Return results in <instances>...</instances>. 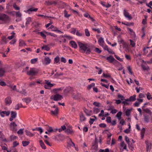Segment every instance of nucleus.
<instances>
[{
  "mask_svg": "<svg viewBox=\"0 0 152 152\" xmlns=\"http://www.w3.org/2000/svg\"><path fill=\"white\" fill-rule=\"evenodd\" d=\"M127 144H128L129 148L131 150H132L134 148L133 144L132 143H130L129 142Z\"/></svg>",
  "mask_w": 152,
  "mask_h": 152,
  "instance_id": "obj_48",
  "label": "nucleus"
},
{
  "mask_svg": "<svg viewBox=\"0 0 152 152\" xmlns=\"http://www.w3.org/2000/svg\"><path fill=\"white\" fill-rule=\"evenodd\" d=\"M144 120L145 122L148 123L149 121V118L148 115H144Z\"/></svg>",
  "mask_w": 152,
  "mask_h": 152,
  "instance_id": "obj_34",
  "label": "nucleus"
},
{
  "mask_svg": "<svg viewBox=\"0 0 152 152\" xmlns=\"http://www.w3.org/2000/svg\"><path fill=\"white\" fill-rule=\"evenodd\" d=\"M22 100L26 102V104H28L31 101V99L29 97L25 98L22 99Z\"/></svg>",
  "mask_w": 152,
  "mask_h": 152,
  "instance_id": "obj_17",
  "label": "nucleus"
},
{
  "mask_svg": "<svg viewBox=\"0 0 152 152\" xmlns=\"http://www.w3.org/2000/svg\"><path fill=\"white\" fill-rule=\"evenodd\" d=\"M86 118L83 115V113H81L80 115V120L81 121H84L86 120Z\"/></svg>",
  "mask_w": 152,
  "mask_h": 152,
  "instance_id": "obj_31",
  "label": "nucleus"
},
{
  "mask_svg": "<svg viewBox=\"0 0 152 152\" xmlns=\"http://www.w3.org/2000/svg\"><path fill=\"white\" fill-rule=\"evenodd\" d=\"M106 121L108 123L111 122V118L110 117H107L106 119Z\"/></svg>",
  "mask_w": 152,
  "mask_h": 152,
  "instance_id": "obj_55",
  "label": "nucleus"
},
{
  "mask_svg": "<svg viewBox=\"0 0 152 152\" xmlns=\"http://www.w3.org/2000/svg\"><path fill=\"white\" fill-rule=\"evenodd\" d=\"M37 60H38L37 58H35L32 59L31 61V63L32 64H35L37 61Z\"/></svg>",
  "mask_w": 152,
  "mask_h": 152,
  "instance_id": "obj_45",
  "label": "nucleus"
},
{
  "mask_svg": "<svg viewBox=\"0 0 152 152\" xmlns=\"http://www.w3.org/2000/svg\"><path fill=\"white\" fill-rule=\"evenodd\" d=\"M91 148L95 151H97L98 149V144H93L91 147Z\"/></svg>",
  "mask_w": 152,
  "mask_h": 152,
  "instance_id": "obj_25",
  "label": "nucleus"
},
{
  "mask_svg": "<svg viewBox=\"0 0 152 152\" xmlns=\"http://www.w3.org/2000/svg\"><path fill=\"white\" fill-rule=\"evenodd\" d=\"M58 5L59 6L60 8H63L66 7L67 5V4L66 3L60 1L58 0Z\"/></svg>",
  "mask_w": 152,
  "mask_h": 152,
  "instance_id": "obj_10",
  "label": "nucleus"
},
{
  "mask_svg": "<svg viewBox=\"0 0 152 152\" xmlns=\"http://www.w3.org/2000/svg\"><path fill=\"white\" fill-rule=\"evenodd\" d=\"M147 98L148 100L152 99V97L151 96V95H150V94L149 92L147 93Z\"/></svg>",
  "mask_w": 152,
  "mask_h": 152,
  "instance_id": "obj_59",
  "label": "nucleus"
},
{
  "mask_svg": "<svg viewBox=\"0 0 152 152\" xmlns=\"http://www.w3.org/2000/svg\"><path fill=\"white\" fill-rule=\"evenodd\" d=\"M23 129H19L17 132V133L18 134L21 135L23 134Z\"/></svg>",
  "mask_w": 152,
  "mask_h": 152,
  "instance_id": "obj_54",
  "label": "nucleus"
},
{
  "mask_svg": "<svg viewBox=\"0 0 152 152\" xmlns=\"http://www.w3.org/2000/svg\"><path fill=\"white\" fill-rule=\"evenodd\" d=\"M17 126V125L15 122L11 123L10 124V126L11 130L15 132H16L17 130V129L16 128V127Z\"/></svg>",
  "mask_w": 152,
  "mask_h": 152,
  "instance_id": "obj_4",
  "label": "nucleus"
},
{
  "mask_svg": "<svg viewBox=\"0 0 152 152\" xmlns=\"http://www.w3.org/2000/svg\"><path fill=\"white\" fill-rule=\"evenodd\" d=\"M26 26L27 27L28 25L32 21L31 18V17L27 18L26 19Z\"/></svg>",
  "mask_w": 152,
  "mask_h": 152,
  "instance_id": "obj_22",
  "label": "nucleus"
},
{
  "mask_svg": "<svg viewBox=\"0 0 152 152\" xmlns=\"http://www.w3.org/2000/svg\"><path fill=\"white\" fill-rule=\"evenodd\" d=\"M54 100L58 101L61 100L63 98V96L59 94H56L54 96Z\"/></svg>",
  "mask_w": 152,
  "mask_h": 152,
  "instance_id": "obj_5",
  "label": "nucleus"
},
{
  "mask_svg": "<svg viewBox=\"0 0 152 152\" xmlns=\"http://www.w3.org/2000/svg\"><path fill=\"white\" fill-rule=\"evenodd\" d=\"M13 7L16 10H20V8L18 7L15 4H13Z\"/></svg>",
  "mask_w": 152,
  "mask_h": 152,
  "instance_id": "obj_58",
  "label": "nucleus"
},
{
  "mask_svg": "<svg viewBox=\"0 0 152 152\" xmlns=\"http://www.w3.org/2000/svg\"><path fill=\"white\" fill-rule=\"evenodd\" d=\"M81 97V95L80 94L77 93L73 97L75 99H79Z\"/></svg>",
  "mask_w": 152,
  "mask_h": 152,
  "instance_id": "obj_35",
  "label": "nucleus"
},
{
  "mask_svg": "<svg viewBox=\"0 0 152 152\" xmlns=\"http://www.w3.org/2000/svg\"><path fill=\"white\" fill-rule=\"evenodd\" d=\"M122 114V113L121 111H119L118 113L117 114L116 116L118 118V119L120 120L121 119V116Z\"/></svg>",
  "mask_w": 152,
  "mask_h": 152,
  "instance_id": "obj_32",
  "label": "nucleus"
},
{
  "mask_svg": "<svg viewBox=\"0 0 152 152\" xmlns=\"http://www.w3.org/2000/svg\"><path fill=\"white\" fill-rule=\"evenodd\" d=\"M85 33L87 37H89L90 36L89 32L87 29H85Z\"/></svg>",
  "mask_w": 152,
  "mask_h": 152,
  "instance_id": "obj_42",
  "label": "nucleus"
},
{
  "mask_svg": "<svg viewBox=\"0 0 152 152\" xmlns=\"http://www.w3.org/2000/svg\"><path fill=\"white\" fill-rule=\"evenodd\" d=\"M38 9L37 8H34V7H31L28 9L27 10V12L28 14H30L31 13L30 12L33 11L36 12L38 10Z\"/></svg>",
  "mask_w": 152,
  "mask_h": 152,
  "instance_id": "obj_18",
  "label": "nucleus"
},
{
  "mask_svg": "<svg viewBox=\"0 0 152 152\" xmlns=\"http://www.w3.org/2000/svg\"><path fill=\"white\" fill-rule=\"evenodd\" d=\"M78 46L79 47V51L82 53H85L86 54H88L91 53L90 48L87 47L86 45L84 44L81 42H77Z\"/></svg>",
  "mask_w": 152,
  "mask_h": 152,
  "instance_id": "obj_1",
  "label": "nucleus"
},
{
  "mask_svg": "<svg viewBox=\"0 0 152 152\" xmlns=\"http://www.w3.org/2000/svg\"><path fill=\"white\" fill-rule=\"evenodd\" d=\"M104 42V41L103 40V38L102 37H100L98 40L99 45L100 46L103 47Z\"/></svg>",
  "mask_w": 152,
  "mask_h": 152,
  "instance_id": "obj_21",
  "label": "nucleus"
},
{
  "mask_svg": "<svg viewBox=\"0 0 152 152\" xmlns=\"http://www.w3.org/2000/svg\"><path fill=\"white\" fill-rule=\"evenodd\" d=\"M142 67L143 69L144 70H148L149 69V67L148 66H145L144 65H142Z\"/></svg>",
  "mask_w": 152,
  "mask_h": 152,
  "instance_id": "obj_46",
  "label": "nucleus"
},
{
  "mask_svg": "<svg viewBox=\"0 0 152 152\" xmlns=\"http://www.w3.org/2000/svg\"><path fill=\"white\" fill-rule=\"evenodd\" d=\"M17 116V113L16 112L12 111L11 112V117L9 118L10 121H12Z\"/></svg>",
  "mask_w": 152,
  "mask_h": 152,
  "instance_id": "obj_7",
  "label": "nucleus"
},
{
  "mask_svg": "<svg viewBox=\"0 0 152 152\" xmlns=\"http://www.w3.org/2000/svg\"><path fill=\"white\" fill-rule=\"evenodd\" d=\"M117 96H118V98H120L121 100H125V99H124V96L123 95H121V94H118Z\"/></svg>",
  "mask_w": 152,
  "mask_h": 152,
  "instance_id": "obj_40",
  "label": "nucleus"
},
{
  "mask_svg": "<svg viewBox=\"0 0 152 152\" xmlns=\"http://www.w3.org/2000/svg\"><path fill=\"white\" fill-rule=\"evenodd\" d=\"M124 13L125 16L126 18H128L129 20H131L132 19V17L130 15H129V13L126 12L125 10H124Z\"/></svg>",
  "mask_w": 152,
  "mask_h": 152,
  "instance_id": "obj_14",
  "label": "nucleus"
},
{
  "mask_svg": "<svg viewBox=\"0 0 152 152\" xmlns=\"http://www.w3.org/2000/svg\"><path fill=\"white\" fill-rule=\"evenodd\" d=\"M30 143V142L28 141H23L22 142V144L23 146L25 147L28 145Z\"/></svg>",
  "mask_w": 152,
  "mask_h": 152,
  "instance_id": "obj_38",
  "label": "nucleus"
},
{
  "mask_svg": "<svg viewBox=\"0 0 152 152\" xmlns=\"http://www.w3.org/2000/svg\"><path fill=\"white\" fill-rule=\"evenodd\" d=\"M39 70L35 68H31L29 71L27 72V74L29 75L34 76L38 73Z\"/></svg>",
  "mask_w": 152,
  "mask_h": 152,
  "instance_id": "obj_3",
  "label": "nucleus"
},
{
  "mask_svg": "<svg viewBox=\"0 0 152 152\" xmlns=\"http://www.w3.org/2000/svg\"><path fill=\"white\" fill-rule=\"evenodd\" d=\"M65 132L67 134H72L74 132L73 131L72 129H66L65 131Z\"/></svg>",
  "mask_w": 152,
  "mask_h": 152,
  "instance_id": "obj_28",
  "label": "nucleus"
},
{
  "mask_svg": "<svg viewBox=\"0 0 152 152\" xmlns=\"http://www.w3.org/2000/svg\"><path fill=\"white\" fill-rule=\"evenodd\" d=\"M44 61V63L43 64L47 65L50 63L51 60L49 57L45 56Z\"/></svg>",
  "mask_w": 152,
  "mask_h": 152,
  "instance_id": "obj_8",
  "label": "nucleus"
},
{
  "mask_svg": "<svg viewBox=\"0 0 152 152\" xmlns=\"http://www.w3.org/2000/svg\"><path fill=\"white\" fill-rule=\"evenodd\" d=\"M64 16L65 17L68 18L69 16H70V15H68L67 14V12L66 10H65L64 11Z\"/></svg>",
  "mask_w": 152,
  "mask_h": 152,
  "instance_id": "obj_60",
  "label": "nucleus"
},
{
  "mask_svg": "<svg viewBox=\"0 0 152 152\" xmlns=\"http://www.w3.org/2000/svg\"><path fill=\"white\" fill-rule=\"evenodd\" d=\"M5 104L6 105H9L12 103L11 97L10 96L7 97L4 100Z\"/></svg>",
  "mask_w": 152,
  "mask_h": 152,
  "instance_id": "obj_6",
  "label": "nucleus"
},
{
  "mask_svg": "<svg viewBox=\"0 0 152 152\" xmlns=\"http://www.w3.org/2000/svg\"><path fill=\"white\" fill-rule=\"evenodd\" d=\"M6 70L4 68H0V77H1L4 76Z\"/></svg>",
  "mask_w": 152,
  "mask_h": 152,
  "instance_id": "obj_13",
  "label": "nucleus"
},
{
  "mask_svg": "<svg viewBox=\"0 0 152 152\" xmlns=\"http://www.w3.org/2000/svg\"><path fill=\"white\" fill-rule=\"evenodd\" d=\"M84 111L87 116H90L91 115L90 113H89V111L88 110L85 109L84 110Z\"/></svg>",
  "mask_w": 152,
  "mask_h": 152,
  "instance_id": "obj_52",
  "label": "nucleus"
},
{
  "mask_svg": "<svg viewBox=\"0 0 152 152\" xmlns=\"http://www.w3.org/2000/svg\"><path fill=\"white\" fill-rule=\"evenodd\" d=\"M58 108H56V109L55 110H52L50 111L51 114L52 115L56 116L58 114Z\"/></svg>",
  "mask_w": 152,
  "mask_h": 152,
  "instance_id": "obj_12",
  "label": "nucleus"
},
{
  "mask_svg": "<svg viewBox=\"0 0 152 152\" xmlns=\"http://www.w3.org/2000/svg\"><path fill=\"white\" fill-rule=\"evenodd\" d=\"M114 56L118 60H119L120 61H123V59L121 58H120L119 57L117 56L116 55H115Z\"/></svg>",
  "mask_w": 152,
  "mask_h": 152,
  "instance_id": "obj_62",
  "label": "nucleus"
},
{
  "mask_svg": "<svg viewBox=\"0 0 152 152\" xmlns=\"http://www.w3.org/2000/svg\"><path fill=\"white\" fill-rule=\"evenodd\" d=\"M72 90V88L70 87H68L66 88L64 90V93L67 94L69 93L70 91Z\"/></svg>",
  "mask_w": 152,
  "mask_h": 152,
  "instance_id": "obj_16",
  "label": "nucleus"
},
{
  "mask_svg": "<svg viewBox=\"0 0 152 152\" xmlns=\"http://www.w3.org/2000/svg\"><path fill=\"white\" fill-rule=\"evenodd\" d=\"M1 41L2 42H4L5 44L7 43V42L6 37L4 36H3L1 38Z\"/></svg>",
  "mask_w": 152,
  "mask_h": 152,
  "instance_id": "obj_43",
  "label": "nucleus"
},
{
  "mask_svg": "<svg viewBox=\"0 0 152 152\" xmlns=\"http://www.w3.org/2000/svg\"><path fill=\"white\" fill-rule=\"evenodd\" d=\"M16 15L17 17H19L20 18L21 16V14L19 12H16Z\"/></svg>",
  "mask_w": 152,
  "mask_h": 152,
  "instance_id": "obj_63",
  "label": "nucleus"
},
{
  "mask_svg": "<svg viewBox=\"0 0 152 152\" xmlns=\"http://www.w3.org/2000/svg\"><path fill=\"white\" fill-rule=\"evenodd\" d=\"M136 96L135 95L133 96H131L129 99H125L126 101H134L136 100Z\"/></svg>",
  "mask_w": 152,
  "mask_h": 152,
  "instance_id": "obj_15",
  "label": "nucleus"
},
{
  "mask_svg": "<svg viewBox=\"0 0 152 152\" xmlns=\"http://www.w3.org/2000/svg\"><path fill=\"white\" fill-rule=\"evenodd\" d=\"M10 19L7 15L4 14H0V20H1L4 23H9Z\"/></svg>",
  "mask_w": 152,
  "mask_h": 152,
  "instance_id": "obj_2",
  "label": "nucleus"
},
{
  "mask_svg": "<svg viewBox=\"0 0 152 152\" xmlns=\"http://www.w3.org/2000/svg\"><path fill=\"white\" fill-rule=\"evenodd\" d=\"M130 45H131L132 47L135 46V43L134 42V41L132 39H130Z\"/></svg>",
  "mask_w": 152,
  "mask_h": 152,
  "instance_id": "obj_51",
  "label": "nucleus"
},
{
  "mask_svg": "<svg viewBox=\"0 0 152 152\" xmlns=\"http://www.w3.org/2000/svg\"><path fill=\"white\" fill-rule=\"evenodd\" d=\"M32 130L33 131H34L35 130H37L38 131H39L40 132V134H41L43 132L42 129L40 127L36 128L35 129H32Z\"/></svg>",
  "mask_w": 152,
  "mask_h": 152,
  "instance_id": "obj_33",
  "label": "nucleus"
},
{
  "mask_svg": "<svg viewBox=\"0 0 152 152\" xmlns=\"http://www.w3.org/2000/svg\"><path fill=\"white\" fill-rule=\"evenodd\" d=\"M7 86L10 87L13 91H16V85L13 86L12 84L7 85Z\"/></svg>",
  "mask_w": 152,
  "mask_h": 152,
  "instance_id": "obj_27",
  "label": "nucleus"
},
{
  "mask_svg": "<svg viewBox=\"0 0 152 152\" xmlns=\"http://www.w3.org/2000/svg\"><path fill=\"white\" fill-rule=\"evenodd\" d=\"M95 86V84L94 83H92L91 84L89 85L87 87L88 90H90L91 88H94Z\"/></svg>",
  "mask_w": 152,
  "mask_h": 152,
  "instance_id": "obj_39",
  "label": "nucleus"
},
{
  "mask_svg": "<svg viewBox=\"0 0 152 152\" xmlns=\"http://www.w3.org/2000/svg\"><path fill=\"white\" fill-rule=\"evenodd\" d=\"M23 107V105L21 103L18 104L15 106V109L16 110H19V108Z\"/></svg>",
  "mask_w": 152,
  "mask_h": 152,
  "instance_id": "obj_37",
  "label": "nucleus"
},
{
  "mask_svg": "<svg viewBox=\"0 0 152 152\" xmlns=\"http://www.w3.org/2000/svg\"><path fill=\"white\" fill-rule=\"evenodd\" d=\"M59 61V57L58 56H56L54 58V61L56 63H58Z\"/></svg>",
  "mask_w": 152,
  "mask_h": 152,
  "instance_id": "obj_53",
  "label": "nucleus"
},
{
  "mask_svg": "<svg viewBox=\"0 0 152 152\" xmlns=\"http://www.w3.org/2000/svg\"><path fill=\"white\" fill-rule=\"evenodd\" d=\"M70 43L72 47L74 48H77V45L75 42L73 41H71L70 42Z\"/></svg>",
  "mask_w": 152,
  "mask_h": 152,
  "instance_id": "obj_20",
  "label": "nucleus"
},
{
  "mask_svg": "<svg viewBox=\"0 0 152 152\" xmlns=\"http://www.w3.org/2000/svg\"><path fill=\"white\" fill-rule=\"evenodd\" d=\"M25 132L27 136H28L30 137H33L35 134H32L31 133L30 131L27 130H25Z\"/></svg>",
  "mask_w": 152,
  "mask_h": 152,
  "instance_id": "obj_19",
  "label": "nucleus"
},
{
  "mask_svg": "<svg viewBox=\"0 0 152 152\" xmlns=\"http://www.w3.org/2000/svg\"><path fill=\"white\" fill-rule=\"evenodd\" d=\"M95 50L96 52L98 53H100L102 52V50H100L99 48H95Z\"/></svg>",
  "mask_w": 152,
  "mask_h": 152,
  "instance_id": "obj_57",
  "label": "nucleus"
},
{
  "mask_svg": "<svg viewBox=\"0 0 152 152\" xmlns=\"http://www.w3.org/2000/svg\"><path fill=\"white\" fill-rule=\"evenodd\" d=\"M100 127L101 128H105L106 127V125L104 123L100 124L99 125Z\"/></svg>",
  "mask_w": 152,
  "mask_h": 152,
  "instance_id": "obj_56",
  "label": "nucleus"
},
{
  "mask_svg": "<svg viewBox=\"0 0 152 152\" xmlns=\"http://www.w3.org/2000/svg\"><path fill=\"white\" fill-rule=\"evenodd\" d=\"M39 142L40 143V145L41 147V148L44 149H46V147L44 143L43 142L42 140H40L39 141Z\"/></svg>",
  "mask_w": 152,
  "mask_h": 152,
  "instance_id": "obj_23",
  "label": "nucleus"
},
{
  "mask_svg": "<svg viewBox=\"0 0 152 152\" xmlns=\"http://www.w3.org/2000/svg\"><path fill=\"white\" fill-rule=\"evenodd\" d=\"M68 144L70 146H75L74 143L72 142L71 139H70V141L69 142Z\"/></svg>",
  "mask_w": 152,
  "mask_h": 152,
  "instance_id": "obj_47",
  "label": "nucleus"
},
{
  "mask_svg": "<svg viewBox=\"0 0 152 152\" xmlns=\"http://www.w3.org/2000/svg\"><path fill=\"white\" fill-rule=\"evenodd\" d=\"M145 128H143L141 132V135L142 138H143L145 132Z\"/></svg>",
  "mask_w": 152,
  "mask_h": 152,
  "instance_id": "obj_36",
  "label": "nucleus"
},
{
  "mask_svg": "<svg viewBox=\"0 0 152 152\" xmlns=\"http://www.w3.org/2000/svg\"><path fill=\"white\" fill-rule=\"evenodd\" d=\"M100 111V109L97 108H94V111L96 113H97L99 112Z\"/></svg>",
  "mask_w": 152,
  "mask_h": 152,
  "instance_id": "obj_64",
  "label": "nucleus"
},
{
  "mask_svg": "<svg viewBox=\"0 0 152 152\" xmlns=\"http://www.w3.org/2000/svg\"><path fill=\"white\" fill-rule=\"evenodd\" d=\"M37 33L40 34V35L44 39H46V36L43 33V32H38Z\"/></svg>",
  "mask_w": 152,
  "mask_h": 152,
  "instance_id": "obj_41",
  "label": "nucleus"
},
{
  "mask_svg": "<svg viewBox=\"0 0 152 152\" xmlns=\"http://www.w3.org/2000/svg\"><path fill=\"white\" fill-rule=\"evenodd\" d=\"M47 126V125H46ZM48 126V125H47ZM48 127H49V129H47V131H48V132L49 133H50V132H53V129H52V128L51 127H50L49 126H48Z\"/></svg>",
  "mask_w": 152,
  "mask_h": 152,
  "instance_id": "obj_50",
  "label": "nucleus"
},
{
  "mask_svg": "<svg viewBox=\"0 0 152 152\" xmlns=\"http://www.w3.org/2000/svg\"><path fill=\"white\" fill-rule=\"evenodd\" d=\"M97 119H95V118H90V121H89V123L90 125L92 124L93 123V122Z\"/></svg>",
  "mask_w": 152,
  "mask_h": 152,
  "instance_id": "obj_49",
  "label": "nucleus"
},
{
  "mask_svg": "<svg viewBox=\"0 0 152 152\" xmlns=\"http://www.w3.org/2000/svg\"><path fill=\"white\" fill-rule=\"evenodd\" d=\"M127 69L131 75L133 74V72L132 71L131 67L130 66H129L127 67Z\"/></svg>",
  "mask_w": 152,
  "mask_h": 152,
  "instance_id": "obj_61",
  "label": "nucleus"
},
{
  "mask_svg": "<svg viewBox=\"0 0 152 152\" xmlns=\"http://www.w3.org/2000/svg\"><path fill=\"white\" fill-rule=\"evenodd\" d=\"M10 114L9 111H3L1 112L0 111V115L2 117L4 116V115H5L6 116H8Z\"/></svg>",
  "mask_w": 152,
  "mask_h": 152,
  "instance_id": "obj_11",
  "label": "nucleus"
},
{
  "mask_svg": "<svg viewBox=\"0 0 152 152\" xmlns=\"http://www.w3.org/2000/svg\"><path fill=\"white\" fill-rule=\"evenodd\" d=\"M26 44L24 42V41L21 39L19 40V46H23L26 45Z\"/></svg>",
  "mask_w": 152,
  "mask_h": 152,
  "instance_id": "obj_30",
  "label": "nucleus"
},
{
  "mask_svg": "<svg viewBox=\"0 0 152 152\" xmlns=\"http://www.w3.org/2000/svg\"><path fill=\"white\" fill-rule=\"evenodd\" d=\"M130 110L129 109H127L125 112V113L126 115L128 116L129 117L130 115Z\"/></svg>",
  "mask_w": 152,
  "mask_h": 152,
  "instance_id": "obj_44",
  "label": "nucleus"
},
{
  "mask_svg": "<svg viewBox=\"0 0 152 152\" xmlns=\"http://www.w3.org/2000/svg\"><path fill=\"white\" fill-rule=\"evenodd\" d=\"M143 111L150 115H151L152 114L151 111L148 108L145 109H143Z\"/></svg>",
  "mask_w": 152,
  "mask_h": 152,
  "instance_id": "obj_26",
  "label": "nucleus"
},
{
  "mask_svg": "<svg viewBox=\"0 0 152 152\" xmlns=\"http://www.w3.org/2000/svg\"><path fill=\"white\" fill-rule=\"evenodd\" d=\"M45 33H46L48 35H50L51 36H53L54 37H57V35L54 34V33H52L50 32H48L46 31H44Z\"/></svg>",
  "mask_w": 152,
  "mask_h": 152,
  "instance_id": "obj_29",
  "label": "nucleus"
},
{
  "mask_svg": "<svg viewBox=\"0 0 152 152\" xmlns=\"http://www.w3.org/2000/svg\"><path fill=\"white\" fill-rule=\"evenodd\" d=\"M145 143L146 144V151H148L151 148V144L150 143H149L148 141H146Z\"/></svg>",
  "mask_w": 152,
  "mask_h": 152,
  "instance_id": "obj_24",
  "label": "nucleus"
},
{
  "mask_svg": "<svg viewBox=\"0 0 152 152\" xmlns=\"http://www.w3.org/2000/svg\"><path fill=\"white\" fill-rule=\"evenodd\" d=\"M106 59L110 63H112L115 61H117L112 56H110L106 58Z\"/></svg>",
  "mask_w": 152,
  "mask_h": 152,
  "instance_id": "obj_9",
  "label": "nucleus"
}]
</instances>
